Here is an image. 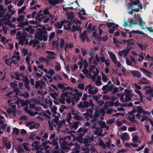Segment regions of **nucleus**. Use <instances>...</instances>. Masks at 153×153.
Instances as JSON below:
<instances>
[{
    "mask_svg": "<svg viewBox=\"0 0 153 153\" xmlns=\"http://www.w3.org/2000/svg\"><path fill=\"white\" fill-rule=\"evenodd\" d=\"M80 39L83 42L85 41V39L88 41V37L87 35V32L86 31L84 30L80 35Z\"/></svg>",
    "mask_w": 153,
    "mask_h": 153,
    "instance_id": "0eeeda50",
    "label": "nucleus"
},
{
    "mask_svg": "<svg viewBox=\"0 0 153 153\" xmlns=\"http://www.w3.org/2000/svg\"><path fill=\"white\" fill-rule=\"evenodd\" d=\"M54 25L56 26L57 28L60 29L61 28L63 25V20L61 21L60 22H57L54 24Z\"/></svg>",
    "mask_w": 153,
    "mask_h": 153,
    "instance_id": "5701e85b",
    "label": "nucleus"
},
{
    "mask_svg": "<svg viewBox=\"0 0 153 153\" xmlns=\"http://www.w3.org/2000/svg\"><path fill=\"white\" fill-rule=\"evenodd\" d=\"M7 8H4L2 5H0V18L2 17L5 13Z\"/></svg>",
    "mask_w": 153,
    "mask_h": 153,
    "instance_id": "f3484780",
    "label": "nucleus"
},
{
    "mask_svg": "<svg viewBox=\"0 0 153 153\" xmlns=\"http://www.w3.org/2000/svg\"><path fill=\"white\" fill-rule=\"evenodd\" d=\"M27 112L31 116L33 117L34 116L36 115L39 114L38 112L35 111L34 112L31 111L30 110H28Z\"/></svg>",
    "mask_w": 153,
    "mask_h": 153,
    "instance_id": "c756f323",
    "label": "nucleus"
},
{
    "mask_svg": "<svg viewBox=\"0 0 153 153\" xmlns=\"http://www.w3.org/2000/svg\"><path fill=\"white\" fill-rule=\"evenodd\" d=\"M134 20L133 19H132L130 21V22H129V24L128 25V26L129 27H131L132 26V25H137L138 24L137 23H135L134 22Z\"/></svg>",
    "mask_w": 153,
    "mask_h": 153,
    "instance_id": "de8ad7c7",
    "label": "nucleus"
},
{
    "mask_svg": "<svg viewBox=\"0 0 153 153\" xmlns=\"http://www.w3.org/2000/svg\"><path fill=\"white\" fill-rule=\"evenodd\" d=\"M46 16L44 15L42 10H41L36 14L35 19L39 22H41Z\"/></svg>",
    "mask_w": 153,
    "mask_h": 153,
    "instance_id": "39448f33",
    "label": "nucleus"
},
{
    "mask_svg": "<svg viewBox=\"0 0 153 153\" xmlns=\"http://www.w3.org/2000/svg\"><path fill=\"white\" fill-rule=\"evenodd\" d=\"M108 54L110 56V58L111 59L113 63H115L117 60L115 55L111 51L108 52Z\"/></svg>",
    "mask_w": 153,
    "mask_h": 153,
    "instance_id": "dca6fc26",
    "label": "nucleus"
},
{
    "mask_svg": "<svg viewBox=\"0 0 153 153\" xmlns=\"http://www.w3.org/2000/svg\"><path fill=\"white\" fill-rule=\"evenodd\" d=\"M130 73L133 76L138 79L140 78L141 76V73L138 71L131 70L130 71Z\"/></svg>",
    "mask_w": 153,
    "mask_h": 153,
    "instance_id": "f8f14e48",
    "label": "nucleus"
},
{
    "mask_svg": "<svg viewBox=\"0 0 153 153\" xmlns=\"http://www.w3.org/2000/svg\"><path fill=\"white\" fill-rule=\"evenodd\" d=\"M65 14L68 20L70 21V20H74L75 15L73 12L70 11L66 13Z\"/></svg>",
    "mask_w": 153,
    "mask_h": 153,
    "instance_id": "9d476101",
    "label": "nucleus"
},
{
    "mask_svg": "<svg viewBox=\"0 0 153 153\" xmlns=\"http://www.w3.org/2000/svg\"><path fill=\"white\" fill-rule=\"evenodd\" d=\"M63 84H65L66 85H67V84H65L64 83H62V84L59 83L57 85V86L58 88L64 90L65 88V86Z\"/></svg>",
    "mask_w": 153,
    "mask_h": 153,
    "instance_id": "a19ab883",
    "label": "nucleus"
},
{
    "mask_svg": "<svg viewBox=\"0 0 153 153\" xmlns=\"http://www.w3.org/2000/svg\"><path fill=\"white\" fill-rule=\"evenodd\" d=\"M64 2V0H49L48 2L51 5L55 6L56 5L62 3Z\"/></svg>",
    "mask_w": 153,
    "mask_h": 153,
    "instance_id": "1a4fd4ad",
    "label": "nucleus"
},
{
    "mask_svg": "<svg viewBox=\"0 0 153 153\" xmlns=\"http://www.w3.org/2000/svg\"><path fill=\"white\" fill-rule=\"evenodd\" d=\"M26 7L25 5L21 9H19L18 10V13L20 14L21 13H23L24 10L26 9Z\"/></svg>",
    "mask_w": 153,
    "mask_h": 153,
    "instance_id": "f704fd0d",
    "label": "nucleus"
},
{
    "mask_svg": "<svg viewBox=\"0 0 153 153\" xmlns=\"http://www.w3.org/2000/svg\"><path fill=\"white\" fill-rule=\"evenodd\" d=\"M93 36L94 38L98 41H100L101 39V37L100 36L98 33L95 32H94L93 33Z\"/></svg>",
    "mask_w": 153,
    "mask_h": 153,
    "instance_id": "b1692460",
    "label": "nucleus"
},
{
    "mask_svg": "<svg viewBox=\"0 0 153 153\" xmlns=\"http://www.w3.org/2000/svg\"><path fill=\"white\" fill-rule=\"evenodd\" d=\"M39 43V42L38 40L34 39V40H31L30 41L28 45H33V47H34L37 44Z\"/></svg>",
    "mask_w": 153,
    "mask_h": 153,
    "instance_id": "6ab92c4d",
    "label": "nucleus"
},
{
    "mask_svg": "<svg viewBox=\"0 0 153 153\" xmlns=\"http://www.w3.org/2000/svg\"><path fill=\"white\" fill-rule=\"evenodd\" d=\"M13 91L15 93L16 95H18V94L20 93V89L16 88H14Z\"/></svg>",
    "mask_w": 153,
    "mask_h": 153,
    "instance_id": "5fc2aeb1",
    "label": "nucleus"
},
{
    "mask_svg": "<svg viewBox=\"0 0 153 153\" xmlns=\"http://www.w3.org/2000/svg\"><path fill=\"white\" fill-rule=\"evenodd\" d=\"M128 135L127 133L126 132L123 133L121 137V140H127V137Z\"/></svg>",
    "mask_w": 153,
    "mask_h": 153,
    "instance_id": "c9c22d12",
    "label": "nucleus"
},
{
    "mask_svg": "<svg viewBox=\"0 0 153 153\" xmlns=\"http://www.w3.org/2000/svg\"><path fill=\"white\" fill-rule=\"evenodd\" d=\"M13 132L16 133V135H18L19 133V130L16 128H14L13 129Z\"/></svg>",
    "mask_w": 153,
    "mask_h": 153,
    "instance_id": "8fccbe9b",
    "label": "nucleus"
},
{
    "mask_svg": "<svg viewBox=\"0 0 153 153\" xmlns=\"http://www.w3.org/2000/svg\"><path fill=\"white\" fill-rule=\"evenodd\" d=\"M76 26H75L74 25H73L72 27H71L70 31H71L72 32L75 33L76 31Z\"/></svg>",
    "mask_w": 153,
    "mask_h": 153,
    "instance_id": "4d7b16f0",
    "label": "nucleus"
},
{
    "mask_svg": "<svg viewBox=\"0 0 153 153\" xmlns=\"http://www.w3.org/2000/svg\"><path fill=\"white\" fill-rule=\"evenodd\" d=\"M10 60H11L10 58H9L8 59H6L5 61V62L7 65L9 66L10 67H11L12 65L11 62Z\"/></svg>",
    "mask_w": 153,
    "mask_h": 153,
    "instance_id": "473e14b6",
    "label": "nucleus"
},
{
    "mask_svg": "<svg viewBox=\"0 0 153 153\" xmlns=\"http://www.w3.org/2000/svg\"><path fill=\"white\" fill-rule=\"evenodd\" d=\"M34 143L32 144L31 145V146L32 147H34L35 149L36 150H38V149H41L40 152H41L42 149H41V146H40L39 147L38 146H35L34 145Z\"/></svg>",
    "mask_w": 153,
    "mask_h": 153,
    "instance_id": "49530a36",
    "label": "nucleus"
},
{
    "mask_svg": "<svg viewBox=\"0 0 153 153\" xmlns=\"http://www.w3.org/2000/svg\"><path fill=\"white\" fill-rule=\"evenodd\" d=\"M19 54L20 53L19 52H15L14 51L13 56L11 57V59L16 58V60L19 62L20 59V56H19Z\"/></svg>",
    "mask_w": 153,
    "mask_h": 153,
    "instance_id": "ddd939ff",
    "label": "nucleus"
},
{
    "mask_svg": "<svg viewBox=\"0 0 153 153\" xmlns=\"http://www.w3.org/2000/svg\"><path fill=\"white\" fill-rule=\"evenodd\" d=\"M20 96H23L24 98H26L29 97V94L27 92H25V93L22 94Z\"/></svg>",
    "mask_w": 153,
    "mask_h": 153,
    "instance_id": "58836bf2",
    "label": "nucleus"
},
{
    "mask_svg": "<svg viewBox=\"0 0 153 153\" xmlns=\"http://www.w3.org/2000/svg\"><path fill=\"white\" fill-rule=\"evenodd\" d=\"M10 85L13 88H17L18 86L17 84L14 82H11L10 84Z\"/></svg>",
    "mask_w": 153,
    "mask_h": 153,
    "instance_id": "09e8293b",
    "label": "nucleus"
},
{
    "mask_svg": "<svg viewBox=\"0 0 153 153\" xmlns=\"http://www.w3.org/2000/svg\"><path fill=\"white\" fill-rule=\"evenodd\" d=\"M77 87L79 89L83 90L84 89L85 86L83 83H79Z\"/></svg>",
    "mask_w": 153,
    "mask_h": 153,
    "instance_id": "4c0bfd02",
    "label": "nucleus"
},
{
    "mask_svg": "<svg viewBox=\"0 0 153 153\" xmlns=\"http://www.w3.org/2000/svg\"><path fill=\"white\" fill-rule=\"evenodd\" d=\"M75 20H70V21H67L65 19L63 20V26L64 29L69 31L71 28L72 24L75 22Z\"/></svg>",
    "mask_w": 153,
    "mask_h": 153,
    "instance_id": "f257e3e1",
    "label": "nucleus"
},
{
    "mask_svg": "<svg viewBox=\"0 0 153 153\" xmlns=\"http://www.w3.org/2000/svg\"><path fill=\"white\" fill-rule=\"evenodd\" d=\"M44 34L42 35V40H43L44 41H45L47 40L48 39L47 33Z\"/></svg>",
    "mask_w": 153,
    "mask_h": 153,
    "instance_id": "79ce46f5",
    "label": "nucleus"
},
{
    "mask_svg": "<svg viewBox=\"0 0 153 153\" xmlns=\"http://www.w3.org/2000/svg\"><path fill=\"white\" fill-rule=\"evenodd\" d=\"M32 26L30 25H29L28 27L25 28L24 30L32 34L34 33V30L32 28Z\"/></svg>",
    "mask_w": 153,
    "mask_h": 153,
    "instance_id": "a211bd4d",
    "label": "nucleus"
},
{
    "mask_svg": "<svg viewBox=\"0 0 153 153\" xmlns=\"http://www.w3.org/2000/svg\"><path fill=\"white\" fill-rule=\"evenodd\" d=\"M117 97H119L120 98V101L122 102L123 103H124L126 102V101H125V100H124V95L123 94H120V93H117Z\"/></svg>",
    "mask_w": 153,
    "mask_h": 153,
    "instance_id": "393cba45",
    "label": "nucleus"
},
{
    "mask_svg": "<svg viewBox=\"0 0 153 153\" xmlns=\"http://www.w3.org/2000/svg\"><path fill=\"white\" fill-rule=\"evenodd\" d=\"M131 3L133 4V5H138V4H139L140 2L139 0H130Z\"/></svg>",
    "mask_w": 153,
    "mask_h": 153,
    "instance_id": "e433bc0d",
    "label": "nucleus"
},
{
    "mask_svg": "<svg viewBox=\"0 0 153 153\" xmlns=\"http://www.w3.org/2000/svg\"><path fill=\"white\" fill-rule=\"evenodd\" d=\"M50 96L53 99L56 100V97L57 96V95L56 93H51L50 94Z\"/></svg>",
    "mask_w": 153,
    "mask_h": 153,
    "instance_id": "052dcab7",
    "label": "nucleus"
},
{
    "mask_svg": "<svg viewBox=\"0 0 153 153\" xmlns=\"http://www.w3.org/2000/svg\"><path fill=\"white\" fill-rule=\"evenodd\" d=\"M55 33L53 32L51 33L49 36V41H51L55 36Z\"/></svg>",
    "mask_w": 153,
    "mask_h": 153,
    "instance_id": "3c124183",
    "label": "nucleus"
},
{
    "mask_svg": "<svg viewBox=\"0 0 153 153\" xmlns=\"http://www.w3.org/2000/svg\"><path fill=\"white\" fill-rule=\"evenodd\" d=\"M113 43L115 44L117 47H119L118 45L119 41L118 40V38L116 37H114L113 39Z\"/></svg>",
    "mask_w": 153,
    "mask_h": 153,
    "instance_id": "37998d69",
    "label": "nucleus"
},
{
    "mask_svg": "<svg viewBox=\"0 0 153 153\" xmlns=\"http://www.w3.org/2000/svg\"><path fill=\"white\" fill-rule=\"evenodd\" d=\"M24 26L25 25L24 22H22L19 23V24L16 26L17 27H20V28H21V29L23 28Z\"/></svg>",
    "mask_w": 153,
    "mask_h": 153,
    "instance_id": "603ef678",
    "label": "nucleus"
},
{
    "mask_svg": "<svg viewBox=\"0 0 153 153\" xmlns=\"http://www.w3.org/2000/svg\"><path fill=\"white\" fill-rule=\"evenodd\" d=\"M52 142H51L49 140H46L45 142H42V145L45 146L46 145V144H48L51 145L52 144Z\"/></svg>",
    "mask_w": 153,
    "mask_h": 153,
    "instance_id": "c03bdc74",
    "label": "nucleus"
},
{
    "mask_svg": "<svg viewBox=\"0 0 153 153\" xmlns=\"http://www.w3.org/2000/svg\"><path fill=\"white\" fill-rule=\"evenodd\" d=\"M71 137L70 136H67L63 138H61L59 139V141L61 142H69L71 140Z\"/></svg>",
    "mask_w": 153,
    "mask_h": 153,
    "instance_id": "2eb2a0df",
    "label": "nucleus"
},
{
    "mask_svg": "<svg viewBox=\"0 0 153 153\" xmlns=\"http://www.w3.org/2000/svg\"><path fill=\"white\" fill-rule=\"evenodd\" d=\"M24 16H19V17L17 19V21L18 22H20L22 20L24 19Z\"/></svg>",
    "mask_w": 153,
    "mask_h": 153,
    "instance_id": "0e129e2a",
    "label": "nucleus"
},
{
    "mask_svg": "<svg viewBox=\"0 0 153 153\" xmlns=\"http://www.w3.org/2000/svg\"><path fill=\"white\" fill-rule=\"evenodd\" d=\"M137 114H140L143 113L144 110L142 108L139 106L137 107Z\"/></svg>",
    "mask_w": 153,
    "mask_h": 153,
    "instance_id": "72a5a7b5",
    "label": "nucleus"
},
{
    "mask_svg": "<svg viewBox=\"0 0 153 153\" xmlns=\"http://www.w3.org/2000/svg\"><path fill=\"white\" fill-rule=\"evenodd\" d=\"M89 102L86 101H84L83 103L82 102H81L78 104V106L79 108H88L89 106Z\"/></svg>",
    "mask_w": 153,
    "mask_h": 153,
    "instance_id": "6e6552de",
    "label": "nucleus"
},
{
    "mask_svg": "<svg viewBox=\"0 0 153 153\" xmlns=\"http://www.w3.org/2000/svg\"><path fill=\"white\" fill-rule=\"evenodd\" d=\"M39 125L37 123H35L33 125H31V126H30L29 127V128L30 129H32L33 128H36L37 129L39 128Z\"/></svg>",
    "mask_w": 153,
    "mask_h": 153,
    "instance_id": "c85d7f7f",
    "label": "nucleus"
},
{
    "mask_svg": "<svg viewBox=\"0 0 153 153\" xmlns=\"http://www.w3.org/2000/svg\"><path fill=\"white\" fill-rule=\"evenodd\" d=\"M59 143L61 146H62V148L63 149L65 150H68L70 149L69 147L68 146H72L74 145V144L72 142H71L70 143H68V142H60Z\"/></svg>",
    "mask_w": 153,
    "mask_h": 153,
    "instance_id": "f03ea898",
    "label": "nucleus"
},
{
    "mask_svg": "<svg viewBox=\"0 0 153 153\" xmlns=\"http://www.w3.org/2000/svg\"><path fill=\"white\" fill-rule=\"evenodd\" d=\"M83 129L82 128H80L78 129V131H77V133L78 134V135H80V134H81L83 132Z\"/></svg>",
    "mask_w": 153,
    "mask_h": 153,
    "instance_id": "69168bd1",
    "label": "nucleus"
},
{
    "mask_svg": "<svg viewBox=\"0 0 153 153\" xmlns=\"http://www.w3.org/2000/svg\"><path fill=\"white\" fill-rule=\"evenodd\" d=\"M68 98L67 99H66V101L67 103L69 104L71 103V102L72 101V99L73 98V97H68Z\"/></svg>",
    "mask_w": 153,
    "mask_h": 153,
    "instance_id": "e2e57ef3",
    "label": "nucleus"
},
{
    "mask_svg": "<svg viewBox=\"0 0 153 153\" xmlns=\"http://www.w3.org/2000/svg\"><path fill=\"white\" fill-rule=\"evenodd\" d=\"M56 109L57 107L55 106H54L53 108H51L52 112L54 114H56Z\"/></svg>",
    "mask_w": 153,
    "mask_h": 153,
    "instance_id": "6e6d98bb",
    "label": "nucleus"
},
{
    "mask_svg": "<svg viewBox=\"0 0 153 153\" xmlns=\"http://www.w3.org/2000/svg\"><path fill=\"white\" fill-rule=\"evenodd\" d=\"M92 128L95 129L97 130L96 133L98 134V135L100 137L103 136L104 135L102 134V130L101 129L99 130V129L98 128L97 126H93Z\"/></svg>",
    "mask_w": 153,
    "mask_h": 153,
    "instance_id": "aec40b11",
    "label": "nucleus"
},
{
    "mask_svg": "<svg viewBox=\"0 0 153 153\" xmlns=\"http://www.w3.org/2000/svg\"><path fill=\"white\" fill-rule=\"evenodd\" d=\"M102 80L104 82H106L108 80V78L104 74L102 75Z\"/></svg>",
    "mask_w": 153,
    "mask_h": 153,
    "instance_id": "a18cd8bd",
    "label": "nucleus"
},
{
    "mask_svg": "<svg viewBox=\"0 0 153 153\" xmlns=\"http://www.w3.org/2000/svg\"><path fill=\"white\" fill-rule=\"evenodd\" d=\"M29 107L30 109L33 108L34 111H36L37 112L39 111L41 108V107L36 106V105L34 103L30 104V105Z\"/></svg>",
    "mask_w": 153,
    "mask_h": 153,
    "instance_id": "4468645a",
    "label": "nucleus"
},
{
    "mask_svg": "<svg viewBox=\"0 0 153 153\" xmlns=\"http://www.w3.org/2000/svg\"><path fill=\"white\" fill-rule=\"evenodd\" d=\"M123 51H124L123 53V55L124 56H126L130 51V49H128L127 50H125L124 49Z\"/></svg>",
    "mask_w": 153,
    "mask_h": 153,
    "instance_id": "864d4df0",
    "label": "nucleus"
},
{
    "mask_svg": "<svg viewBox=\"0 0 153 153\" xmlns=\"http://www.w3.org/2000/svg\"><path fill=\"white\" fill-rule=\"evenodd\" d=\"M42 34L36 33L34 36L35 39L38 40L39 41H41L42 40Z\"/></svg>",
    "mask_w": 153,
    "mask_h": 153,
    "instance_id": "4be33fe9",
    "label": "nucleus"
},
{
    "mask_svg": "<svg viewBox=\"0 0 153 153\" xmlns=\"http://www.w3.org/2000/svg\"><path fill=\"white\" fill-rule=\"evenodd\" d=\"M63 9L64 11L65 12H67L69 10V9L72 10L74 9V8L73 7H63Z\"/></svg>",
    "mask_w": 153,
    "mask_h": 153,
    "instance_id": "bf43d9fd",
    "label": "nucleus"
},
{
    "mask_svg": "<svg viewBox=\"0 0 153 153\" xmlns=\"http://www.w3.org/2000/svg\"><path fill=\"white\" fill-rule=\"evenodd\" d=\"M125 91L126 92L125 101L126 102L131 100L132 97L134 96V94L131 93V90H125Z\"/></svg>",
    "mask_w": 153,
    "mask_h": 153,
    "instance_id": "7ed1b4c3",
    "label": "nucleus"
},
{
    "mask_svg": "<svg viewBox=\"0 0 153 153\" xmlns=\"http://www.w3.org/2000/svg\"><path fill=\"white\" fill-rule=\"evenodd\" d=\"M140 70L143 74H145L149 75H151V72H149L145 69L143 68H140Z\"/></svg>",
    "mask_w": 153,
    "mask_h": 153,
    "instance_id": "cd10ccee",
    "label": "nucleus"
},
{
    "mask_svg": "<svg viewBox=\"0 0 153 153\" xmlns=\"http://www.w3.org/2000/svg\"><path fill=\"white\" fill-rule=\"evenodd\" d=\"M98 92V89L97 88H96L93 91L92 90L91 92L89 94H91L92 95H94L96 94Z\"/></svg>",
    "mask_w": 153,
    "mask_h": 153,
    "instance_id": "338daca9",
    "label": "nucleus"
},
{
    "mask_svg": "<svg viewBox=\"0 0 153 153\" xmlns=\"http://www.w3.org/2000/svg\"><path fill=\"white\" fill-rule=\"evenodd\" d=\"M3 145L7 149H10L11 147V145L10 141L7 143V140L3 141Z\"/></svg>",
    "mask_w": 153,
    "mask_h": 153,
    "instance_id": "412c9836",
    "label": "nucleus"
},
{
    "mask_svg": "<svg viewBox=\"0 0 153 153\" xmlns=\"http://www.w3.org/2000/svg\"><path fill=\"white\" fill-rule=\"evenodd\" d=\"M88 93L90 94L91 92V91L94 88L92 86V85L90 84L88 85Z\"/></svg>",
    "mask_w": 153,
    "mask_h": 153,
    "instance_id": "13d9d810",
    "label": "nucleus"
},
{
    "mask_svg": "<svg viewBox=\"0 0 153 153\" xmlns=\"http://www.w3.org/2000/svg\"><path fill=\"white\" fill-rule=\"evenodd\" d=\"M132 33H137L139 35L141 34L143 35L144 36L147 37L148 38H150L149 36L147 34L145 33H143L142 31H140L139 30H132V31H130L128 32V34L129 35V38H131L132 36Z\"/></svg>",
    "mask_w": 153,
    "mask_h": 153,
    "instance_id": "20e7f679",
    "label": "nucleus"
},
{
    "mask_svg": "<svg viewBox=\"0 0 153 153\" xmlns=\"http://www.w3.org/2000/svg\"><path fill=\"white\" fill-rule=\"evenodd\" d=\"M99 145L103 148L106 149V148L105 144L102 140H101L99 142Z\"/></svg>",
    "mask_w": 153,
    "mask_h": 153,
    "instance_id": "ea45409f",
    "label": "nucleus"
},
{
    "mask_svg": "<svg viewBox=\"0 0 153 153\" xmlns=\"http://www.w3.org/2000/svg\"><path fill=\"white\" fill-rule=\"evenodd\" d=\"M138 6V8L137 9H132V10H133L134 11H135L136 12H139L140 11V9H142L143 8V6L139 2V4H138V5H137Z\"/></svg>",
    "mask_w": 153,
    "mask_h": 153,
    "instance_id": "bb28decb",
    "label": "nucleus"
},
{
    "mask_svg": "<svg viewBox=\"0 0 153 153\" xmlns=\"http://www.w3.org/2000/svg\"><path fill=\"white\" fill-rule=\"evenodd\" d=\"M99 124L102 128H105L106 127V128L107 129L108 128V126L106 127V124L105 122L100 121L99 123Z\"/></svg>",
    "mask_w": 153,
    "mask_h": 153,
    "instance_id": "a878e982",
    "label": "nucleus"
},
{
    "mask_svg": "<svg viewBox=\"0 0 153 153\" xmlns=\"http://www.w3.org/2000/svg\"><path fill=\"white\" fill-rule=\"evenodd\" d=\"M48 8L47 7V9H44L43 11V13L44 15H48L49 13V12L48 11Z\"/></svg>",
    "mask_w": 153,
    "mask_h": 153,
    "instance_id": "774afa93",
    "label": "nucleus"
},
{
    "mask_svg": "<svg viewBox=\"0 0 153 153\" xmlns=\"http://www.w3.org/2000/svg\"><path fill=\"white\" fill-rule=\"evenodd\" d=\"M22 81L24 83L25 87L27 89V90H30V87L28 86L30 84V82L28 79L27 76H23Z\"/></svg>",
    "mask_w": 153,
    "mask_h": 153,
    "instance_id": "423d86ee",
    "label": "nucleus"
},
{
    "mask_svg": "<svg viewBox=\"0 0 153 153\" xmlns=\"http://www.w3.org/2000/svg\"><path fill=\"white\" fill-rule=\"evenodd\" d=\"M133 20L136 22H138L137 24L142 27H143V25L145 24V22L142 20V19L140 17H138L137 18L134 17Z\"/></svg>",
    "mask_w": 153,
    "mask_h": 153,
    "instance_id": "9b49d317",
    "label": "nucleus"
},
{
    "mask_svg": "<svg viewBox=\"0 0 153 153\" xmlns=\"http://www.w3.org/2000/svg\"><path fill=\"white\" fill-rule=\"evenodd\" d=\"M27 36V34L26 33H25L22 34L19 37H17V39H20L25 41V39Z\"/></svg>",
    "mask_w": 153,
    "mask_h": 153,
    "instance_id": "7c9ffc66",
    "label": "nucleus"
},
{
    "mask_svg": "<svg viewBox=\"0 0 153 153\" xmlns=\"http://www.w3.org/2000/svg\"><path fill=\"white\" fill-rule=\"evenodd\" d=\"M28 144L26 143H24L23 144V146L24 149L27 152H30V150L28 148L27 145Z\"/></svg>",
    "mask_w": 153,
    "mask_h": 153,
    "instance_id": "2f4dec72",
    "label": "nucleus"
},
{
    "mask_svg": "<svg viewBox=\"0 0 153 153\" xmlns=\"http://www.w3.org/2000/svg\"><path fill=\"white\" fill-rule=\"evenodd\" d=\"M107 27L108 28L111 27L113 25H115V24L112 22H107L106 23Z\"/></svg>",
    "mask_w": 153,
    "mask_h": 153,
    "instance_id": "680f3d73",
    "label": "nucleus"
}]
</instances>
